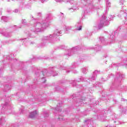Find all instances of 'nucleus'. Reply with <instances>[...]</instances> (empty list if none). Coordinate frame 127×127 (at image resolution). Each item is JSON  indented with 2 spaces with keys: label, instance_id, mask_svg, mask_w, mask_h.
Masks as SVG:
<instances>
[{
  "label": "nucleus",
  "instance_id": "5",
  "mask_svg": "<svg viewBox=\"0 0 127 127\" xmlns=\"http://www.w3.org/2000/svg\"><path fill=\"white\" fill-rule=\"evenodd\" d=\"M5 123V120L3 118L0 119V125H2V124H4Z\"/></svg>",
  "mask_w": 127,
  "mask_h": 127
},
{
  "label": "nucleus",
  "instance_id": "6",
  "mask_svg": "<svg viewBox=\"0 0 127 127\" xmlns=\"http://www.w3.org/2000/svg\"><path fill=\"white\" fill-rule=\"evenodd\" d=\"M82 29V26H80L79 28H76V30H81Z\"/></svg>",
  "mask_w": 127,
  "mask_h": 127
},
{
  "label": "nucleus",
  "instance_id": "2",
  "mask_svg": "<svg viewBox=\"0 0 127 127\" xmlns=\"http://www.w3.org/2000/svg\"><path fill=\"white\" fill-rule=\"evenodd\" d=\"M38 115V111L37 110H34L29 113V118L31 119H33L35 118Z\"/></svg>",
  "mask_w": 127,
  "mask_h": 127
},
{
  "label": "nucleus",
  "instance_id": "8",
  "mask_svg": "<svg viewBox=\"0 0 127 127\" xmlns=\"http://www.w3.org/2000/svg\"><path fill=\"white\" fill-rule=\"evenodd\" d=\"M25 22H26V20H25V19L22 20V23L23 24L25 23Z\"/></svg>",
  "mask_w": 127,
  "mask_h": 127
},
{
  "label": "nucleus",
  "instance_id": "9",
  "mask_svg": "<svg viewBox=\"0 0 127 127\" xmlns=\"http://www.w3.org/2000/svg\"><path fill=\"white\" fill-rule=\"evenodd\" d=\"M107 4L109 5H111V3L110 2H108V3H107Z\"/></svg>",
  "mask_w": 127,
  "mask_h": 127
},
{
  "label": "nucleus",
  "instance_id": "4",
  "mask_svg": "<svg viewBox=\"0 0 127 127\" xmlns=\"http://www.w3.org/2000/svg\"><path fill=\"white\" fill-rule=\"evenodd\" d=\"M65 31H70V30L72 29V27L70 26H65Z\"/></svg>",
  "mask_w": 127,
  "mask_h": 127
},
{
  "label": "nucleus",
  "instance_id": "1",
  "mask_svg": "<svg viewBox=\"0 0 127 127\" xmlns=\"http://www.w3.org/2000/svg\"><path fill=\"white\" fill-rule=\"evenodd\" d=\"M48 27V24L47 23H38L36 24L35 26V29L37 32H40L41 31H44L46 28Z\"/></svg>",
  "mask_w": 127,
  "mask_h": 127
},
{
  "label": "nucleus",
  "instance_id": "7",
  "mask_svg": "<svg viewBox=\"0 0 127 127\" xmlns=\"http://www.w3.org/2000/svg\"><path fill=\"white\" fill-rule=\"evenodd\" d=\"M57 2H62V0H55Z\"/></svg>",
  "mask_w": 127,
  "mask_h": 127
},
{
  "label": "nucleus",
  "instance_id": "3",
  "mask_svg": "<svg viewBox=\"0 0 127 127\" xmlns=\"http://www.w3.org/2000/svg\"><path fill=\"white\" fill-rule=\"evenodd\" d=\"M60 34H61V33L58 30H56L54 32V36H59Z\"/></svg>",
  "mask_w": 127,
  "mask_h": 127
}]
</instances>
